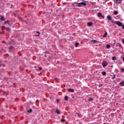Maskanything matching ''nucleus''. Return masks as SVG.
Masks as SVG:
<instances>
[{"mask_svg":"<svg viewBox=\"0 0 124 124\" xmlns=\"http://www.w3.org/2000/svg\"><path fill=\"white\" fill-rule=\"evenodd\" d=\"M74 4H76V6H77L78 7H81V6H86V5H87V3L84 2H82L80 3H77L76 2H74Z\"/></svg>","mask_w":124,"mask_h":124,"instance_id":"obj_1","label":"nucleus"},{"mask_svg":"<svg viewBox=\"0 0 124 124\" xmlns=\"http://www.w3.org/2000/svg\"><path fill=\"white\" fill-rule=\"evenodd\" d=\"M102 65L103 66V67H106V66H107V65H108V63L106 61H103L102 62Z\"/></svg>","mask_w":124,"mask_h":124,"instance_id":"obj_2","label":"nucleus"},{"mask_svg":"<svg viewBox=\"0 0 124 124\" xmlns=\"http://www.w3.org/2000/svg\"><path fill=\"white\" fill-rule=\"evenodd\" d=\"M115 24L118 25L119 27H122V26H123V23L120 21H115Z\"/></svg>","mask_w":124,"mask_h":124,"instance_id":"obj_3","label":"nucleus"},{"mask_svg":"<svg viewBox=\"0 0 124 124\" xmlns=\"http://www.w3.org/2000/svg\"><path fill=\"white\" fill-rule=\"evenodd\" d=\"M122 1H123V0H115L114 2L116 3V4H120L122 3Z\"/></svg>","mask_w":124,"mask_h":124,"instance_id":"obj_4","label":"nucleus"},{"mask_svg":"<svg viewBox=\"0 0 124 124\" xmlns=\"http://www.w3.org/2000/svg\"><path fill=\"white\" fill-rule=\"evenodd\" d=\"M107 19L108 20V21H111L112 20V16H111L110 15H108L107 16Z\"/></svg>","mask_w":124,"mask_h":124,"instance_id":"obj_5","label":"nucleus"},{"mask_svg":"<svg viewBox=\"0 0 124 124\" xmlns=\"http://www.w3.org/2000/svg\"><path fill=\"white\" fill-rule=\"evenodd\" d=\"M0 17L1 21H5V18H4V16H0Z\"/></svg>","mask_w":124,"mask_h":124,"instance_id":"obj_6","label":"nucleus"},{"mask_svg":"<svg viewBox=\"0 0 124 124\" xmlns=\"http://www.w3.org/2000/svg\"><path fill=\"white\" fill-rule=\"evenodd\" d=\"M68 92H69V93H73V92H74V90L69 88L68 89Z\"/></svg>","mask_w":124,"mask_h":124,"instance_id":"obj_7","label":"nucleus"},{"mask_svg":"<svg viewBox=\"0 0 124 124\" xmlns=\"http://www.w3.org/2000/svg\"><path fill=\"white\" fill-rule=\"evenodd\" d=\"M87 26H88V27H92V26H93V22H88Z\"/></svg>","mask_w":124,"mask_h":124,"instance_id":"obj_8","label":"nucleus"},{"mask_svg":"<svg viewBox=\"0 0 124 124\" xmlns=\"http://www.w3.org/2000/svg\"><path fill=\"white\" fill-rule=\"evenodd\" d=\"M97 15L98 17H99V18H101V17H102V14H101V13H98Z\"/></svg>","mask_w":124,"mask_h":124,"instance_id":"obj_9","label":"nucleus"},{"mask_svg":"<svg viewBox=\"0 0 124 124\" xmlns=\"http://www.w3.org/2000/svg\"><path fill=\"white\" fill-rule=\"evenodd\" d=\"M91 41V42H93V43H97V42H98L96 40H92Z\"/></svg>","mask_w":124,"mask_h":124,"instance_id":"obj_10","label":"nucleus"},{"mask_svg":"<svg viewBox=\"0 0 124 124\" xmlns=\"http://www.w3.org/2000/svg\"><path fill=\"white\" fill-rule=\"evenodd\" d=\"M9 50V51H13V50H14V47H13L12 46L10 47Z\"/></svg>","mask_w":124,"mask_h":124,"instance_id":"obj_11","label":"nucleus"},{"mask_svg":"<svg viewBox=\"0 0 124 124\" xmlns=\"http://www.w3.org/2000/svg\"><path fill=\"white\" fill-rule=\"evenodd\" d=\"M56 113H57V114H58L59 115H60V114H61V110L57 109Z\"/></svg>","mask_w":124,"mask_h":124,"instance_id":"obj_12","label":"nucleus"},{"mask_svg":"<svg viewBox=\"0 0 124 124\" xmlns=\"http://www.w3.org/2000/svg\"><path fill=\"white\" fill-rule=\"evenodd\" d=\"M32 112V109L31 108L29 110H27V112L29 113V114L31 113Z\"/></svg>","mask_w":124,"mask_h":124,"instance_id":"obj_13","label":"nucleus"},{"mask_svg":"<svg viewBox=\"0 0 124 124\" xmlns=\"http://www.w3.org/2000/svg\"><path fill=\"white\" fill-rule=\"evenodd\" d=\"M113 13H114V15H118L119 13L118 12V11H114Z\"/></svg>","mask_w":124,"mask_h":124,"instance_id":"obj_14","label":"nucleus"},{"mask_svg":"<svg viewBox=\"0 0 124 124\" xmlns=\"http://www.w3.org/2000/svg\"><path fill=\"white\" fill-rule=\"evenodd\" d=\"M108 33L107 32H106L104 34V35L103 36V37L105 38L106 36H107Z\"/></svg>","mask_w":124,"mask_h":124,"instance_id":"obj_15","label":"nucleus"},{"mask_svg":"<svg viewBox=\"0 0 124 124\" xmlns=\"http://www.w3.org/2000/svg\"><path fill=\"white\" fill-rule=\"evenodd\" d=\"M112 61H117V57H113L112 58Z\"/></svg>","mask_w":124,"mask_h":124,"instance_id":"obj_16","label":"nucleus"},{"mask_svg":"<svg viewBox=\"0 0 124 124\" xmlns=\"http://www.w3.org/2000/svg\"><path fill=\"white\" fill-rule=\"evenodd\" d=\"M64 99L67 101V100H68V96H67V95H66L65 97H64Z\"/></svg>","mask_w":124,"mask_h":124,"instance_id":"obj_17","label":"nucleus"},{"mask_svg":"<svg viewBox=\"0 0 124 124\" xmlns=\"http://www.w3.org/2000/svg\"><path fill=\"white\" fill-rule=\"evenodd\" d=\"M111 79H112V80L116 79V75H113V77L111 78Z\"/></svg>","mask_w":124,"mask_h":124,"instance_id":"obj_18","label":"nucleus"},{"mask_svg":"<svg viewBox=\"0 0 124 124\" xmlns=\"http://www.w3.org/2000/svg\"><path fill=\"white\" fill-rule=\"evenodd\" d=\"M120 85H121V86H124V81H122V82H120Z\"/></svg>","mask_w":124,"mask_h":124,"instance_id":"obj_19","label":"nucleus"},{"mask_svg":"<svg viewBox=\"0 0 124 124\" xmlns=\"http://www.w3.org/2000/svg\"><path fill=\"white\" fill-rule=\"evenodd\" d=\"M36 33H38V35H36V36H39V35H40V32H39L38 31H37Z\"/></svg>","mask_w":124,"mask_h":124,"instance_id":"obj_20","label":"nucleus"},{"mask_svg":"<svg viewBox=\"0 0 124 124\" xmlns=\"http://www.w3.org/2000/svg\"><path fill=\"white\" fill-rule=\"evenodd\" d=\"M6 31H10L11 29L9 28H6Z\"/></svg>","mask_w":124,"mask_h":124,"instance_id":"obj_21","label":"nucleus"},{"mask_svg":"<svg viewBox=\"0 0 124 124\" xmlns=\"http://www.w3.org/2000/svg\"><path fill=\"white\" fill-rule=\"evenodd\" d=\"M102 75H103V76H105V75H106V72H102Z\"/></svg>","mask_w":124,"mask_h":124,"instance_id":"obj_22","label":"nucleus"},{"mask_svg":"<svg viewBox=\"0 0 124 124\" xmlns=\"http://www.w3.org/2000/svg\"><path fill=\"white\" fill-rule=\"evenodd\" d=\"M78 45H79V43H76L75 47H78Z\"/></svg>","mask_w":124,"mask_h":124,"instance_id":"obj_23","label":"nucleus"},{"mask_svg":"<svg viewBox=\"0 0 124 124\" xmlns=\"http://www.w3.org/2000/svg\"><path fill=\"white\" fill-rule=\"evenodd\" d=\"M110 45H107V48H108V49H109V48H110Z\"/></svg>","mask_w":124,"mask_h":124,"instance_id":"obj_24","label":"nucleus"},{"mask_svg":"<svg viewBox=\"0 0 124 124\" xmlns=\"http://www.w3.org/2000/svg\"><path fill=\"white\" fill-rule=\"evenodd\" d=\"M61 122L64 123L65 122V119H61Z\"/></svg>","mask_w":124,"mask_h":124,"instance_id":"obj_25","label":"nucleus"},{"mask_svg":"<svg viewBox=\"0 0 124 124\" xmlns=\"http://www.w3.org/2000/svg\"><path fill=\"white\" fill-rule=\"evenodd\" d=\"M89 100H90L91 101H92V100H93V99L91 97V98H89Z\"/></svg>","mask_w":124,"mask_h":124,"instance_id":"obj_26","label":"nucleus"},{"mask_svg":"<svg viewBox=\"0 0 124 124\" xmlns=\"http://www.w3.org/2000/svg\"><path fill=\"white\" fill-rule=\"evenodd\" d=\"M7 24H8V25H10V21H7Z\"/></svg>","mask_w":124,"mask_h":124,"instance_id":"obj_27","label":"nucleus"},{"mask_svg":"<svg viewBox=\"0 0 124 124\" xmlns=\"http://www.w3.org/2000/svg\"><path fill=\"white\" fill-rule=\"evenodd\" d=\"M121 71H122V72H124V68L121 69Z\"/></svg>","mask_w":124,"mask_h":124,"instance_id":"obj_28","label":"nucleus"},{"mask_svg":"<svg viewBox=\"0 0 124 124\" xmlns=\"http://www.w3.org/2000/svg\"><path fill=\"white\" fill-rule=\"evenodd\" d=\"M39 70H42V67H39Z\"/></svg>","mask_w":124,"mask_h":124,"instance_id":"obj_29","label":"nucleus"},{"mask_svg":"<svg viewBox=\"0 0 124 124\" xmlns=\"http://www.w3.org/2000/svg\"><path fill=\"white\" fill-rule=\"evenodd\" d=\"M122 29L124 30V25H122Z\"/></svg>","mask_w":124,"mask_h":124,"instance_id":"obj_30","label":"nucleus"},{"mask_svg":"<svg viewBox=\"0 0 124 124\" xmlns=\"http://www.w3.org/2000/svg\"><path fill=\"white\" fill-rule=\"evenodd\" d=\"M63 5L66 4V2H63Z\"/></svg>","mask_w":124,"mask_h":124,"instance_id":"obj_31","label":"nucleus"},{"mask_svg":"<svg viewBox=\"0 0 124 124\" xmlns=\"http://www.w3.org/2000/svg\"><path fill=\"white\" fill-rule=\"evenodd\" d=\"M2 29H5V27H4V26L2 27Z\"/></svg>","mask_w":124,"mask_h":124,"instance_id":"obj_32","label":"nucleus"},{"mask_svg":"<svg viewBox=\"0 0 124 124\" xmlns=\"http://www.w3.org/2000/svg\"><path fill=\"white\" fill-rule=\"evenodd\" d=\"M102 18H103V19H104V16H101Z\"/></svg>","mask_w":124,"mask_h":124,"instance_id":"obj_33","label":"nucleus"},{"mask_svg":"<svg viewBox=\"0 0 124 124\" xmlns=\"http://www.w3.org/2000/svg\"><path fill=\"white\" fill-rule=\"evenodd\" d=\"M6 23H7V21L4 22L5 24H6Z\"/></svg>","mask_w":124,"mask_h":124,"instance_id":"obj_34","label":"nucleus"},{"mask_svg":"<svg viewBox=\"0 0 124 124\" xmlns=\"http://www.w3.org/2000/svg\"><path fill=\"white\" fill-rule=\"evenodd\" d=\"M111 23H114V20H111Z\"/></svg>","mask_w":124,"mask_h":124,"instance_id":"obj_35","label":"nucleus"},{"mask_svg":"<svg viewBox=\"0 0 124 124\" xmlns=\"http://www.w3.org/2000/svg\"><path fill=\"white\" fill-rule=\"evenodd\" d=\"M123 43H124V39L123 40Z\"/></svg>","mask_w":124,"mask_h":124,"instance_id":"obj_36","label":"nucleus"},{"mask_svg":"<svg viewBox=\"0 0 124 124\" xmlns=\"http://www.w3.org/2000/svg\"><path fill=\"white\" fill-rule=\"evenodd\" d=\"M45 57H47V55H45Z\"/></svg>","mask_w":124,"mask_h":124,"instance_id":"obj_37","label":"nucleus"},{"mask_svg":"<svg viewBox=\"0 0 124 124\" xmlns=\"http://www.w3.org/2000/svg\"><path fill=\"white\" fill-rule=\"evenodd\" d=\"M57 101H59V99H57Z\"/></svg>","mask_w":124,"mask_h":124,"instance_id":"obj_38","label":"nucleus"},{"mask_svg":"<svg viewBox=\"0 0 124 124\" xmlns=\"http://www.w3.org/2000/svg\"><path fill=\"white\" fill-rule=\"evenodd\" d=\"M78 117H79V114H78Z\"/></svg>","mask_w":124,"mask_h":124,"instance_id":"obj_39","label":"nucleus"},{"mask_svg":"<svg viewBox=\"0 0 124 124\" xmlns=\"http://www.w3.org/2000/svg\"><path fill=\"white\" fill-rule=\"evenodd\" d=\"M86 1H84V2H86Z\"/></svg>","mask_w":124,"mask_h":124,"instance_id":"obj_40","label":"nucleus"},{"mask_svg":"<svg viewBox=\"0 0 124 124\" xmlns=\"http://www.w3.org/2000/svg\"><path fill=\"white\" fill-rule=\"evenodd\" d=\"M0 66H1V65H0Z\"/></svg>","mask_w":124,"mask_h":124,"instance_id":"obj_41","label":"nucleus"}]
</instances>
